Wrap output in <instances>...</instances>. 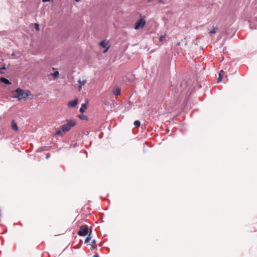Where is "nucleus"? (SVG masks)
Returning <instances> with one entry per match:
<instances>
[{"label":"nucleus","mask_w":257,"mask_h":257,"mask_svg":"<svg viewBox=\"0 0 257 257\" xmlns=\"http://www.w3.org/2000/svg\"><path fill=\"white\" fill-rule=\"evenodd\" d=\"M15 92L16 95L13 97L18 98L19 100L21 99L26 100L30 95H31V92L29 90L25 91L23 89L19 87L16 88Z\"/></svg>","instance_id":"1"},{"label":"nucleus","mask_w":257,"mask_h":257,"mask_svg":"<svg viewBox=\"0 0 257 257\" xmlns=\"http://www.w3.org/2000/svg\"><path fill=\"white\" fill-rule=\"evenodd\" d=\"M76 125V121L75 120L69 119L66 120V123L60 126V128L63 133L69 131L71 127Z\"/></svg>","instance_id":"2"},{"label":"nucleus","mask_w":257,"mask_h":257,"mask_svg":"<svg viewBox=\"0 0 257 257\" xmlns=\"http://www.w3.org/2000/svg\"><path fill=\"white\" fill-rule=\"evenodd\" d=\"M146 24V21L145 20V17L140 15V18L136 22L134 25V29L138 30L143 29Z\"/></svg>","instance_id":"3"},{"label":"nucleus","mask_w":257,"mask_h":257,"mask_svg":"<svg viewBox=\"0 0 257 257\" xmlns=\"http://www.w3.org/2000/svg\"><path fill=\"white\" fill-rule=\"evenodd\" d=\"M187 87V83L186 82H181L180 85H176L172 88V92L174 93H182V92Z\"/></svg>","instance_id":"4"},{"label":"nucleus","mask_w":257,"mask_h":257,"mask_svg":"<svg viewBox=\"0 0 257 257\" xmlns=\"http://www.w3.org/2000/svg\"><path fill=\"white\" fill-rule=\"evenodd\" d=\"M89 227L87 225H82L80 226V229L77 232L78 235L80 236H84L89 233Z\"/></svg>","instance_id":"5"},{"label":"nucleus","mask_w":257,"mask_h":257,"mask_svg":"<svg viewBox=\"0 0 257 257\" xmlns=\"http://www.w3.org/2000/svg\"><path fill=\"white\" fill-rule=\"evenodd\" d=\"M99 45L100 47L105 49L103 53H106L110 47V45H109L108 42L106 39L100 41L99 43Z\"/></svg>","instance_id":"6"},{"label":"nucleus","mask_w":257,"mask_h":257,"mask_svg":"<svg viewBox=\"0 0 257 257\" xmlns=\"http://www.w3.org/2000/svg\"><path fill=\"white\" fill-rule=\"evenodd\" d=\"M78 103V99L77 98H75L72 100H71L69 101L68 104V106L69 107H75Z\"/></svg>","instance_id":"7"},{"label":"nucleus","mask_w":257,"mask_h":257,"mask_svg":"<svg viewBox=\"0 0 257 257\" xmlns=\"http://www.w3.org/2000/svg\"><path fill=\"white\" fill-rule=\"evenodd\" d=\"M250 28L251 29H257V18H254L250 24Z\"/></svg>","instance_id":"8"},{"label":"nucleus","mask_w":257,"mask_h":257,"mask_svg":"<svg viewBox=\"0 0 257 257\" xmlns=\"http://www.w3.org/2000/svg\"><path fill=\"white\" fill-rule=\"evenodd\" d=\"M0 82L8 85H11L12 84L11 82L8 79L4 77H2L0 78Z\"/></svg>","instance_id":"9"},{"label":"nucleus","mask_w":257,"mask_h":257,"mask_svg":"<svg viewBox=\"0 0 257 257\" xmlns=\"http://www.w3.org/2000/svg\"><path fill=\"white\" fill-rule=\"evenodd\" d=\"M121 89L119 87H115L112 89V93L115 95L118 96L120 94Z\"/></svg>","instance_id":"10"},{"label":"nucleus","mask_w":257,"mask_h":257,"mask_svg":"<svg viewBox=\"0 0 257 257\" xmlns=\"http://www.w3.org/2000/svg\"><path fill=\"white\" fill-rule=\"evenodd\" d=\"M11 127L15 131H18L19 130V127L17 123L15 122L14 120H12L11 122Z\"/></svg>","instance_id":"11"},{"label":"nucleus","mask_w":257,"mask_h":257,"mask_svg":"<svg viewBox=\"0 0 257 257\" xmlns=\"http://www.w3.org/2000/svg\"><path fill=\"white\" fill-rule=\"evenodd\" d=\"M87 104L86 103H82L81 104V107L80 108L79 111L81 113H83L85 112V110L87 109Z\"/></svg>","instance_id":"12"},{"label":"nucleus","mask_w":257,"mask_h":257,"mask_svg":"<svg viewBox=\"0 0 257 257\" xmlns=\"http://www.w3.org/2000/svg\"><path fill=\"white\" fill-rule=\"evenodd\" d=\"M91 230H90V232H89V233L88 234H87L85 240H84V243H88L91 239Z\"/></svg>","instance_id":"13"},{"label":"nucleus","mask_w":257,"mask_h":257,"mask_svg":"<svg viewBox=\"0 0 257 257\" xmlns=\"http://www.w3.org/2000/svg\"><path fill=\"white\" fill-rule=\"evenodd\" d=\"M78 83L79 84V90L80 91L82 88V86L84 85L86 83V80L81 81L80 79L78 80Z\"/></svg>","instance_id":"14"},{"label":"nucleus","mask_w":257,"mask_h":257,"mask_svg":"<svg viewBox=\"0 0 257 257\" xmlns=\"http://www.w3.org/2000/svg\"><path fill=\"white\" fill-rule=\"evenodd\" d=\"M78 117L81 120H88V117L86 115H84L83 114H79Z\"/></svg>","instance_id":"15"},{"label":"nucleus","mask_w":257,"mask_h":257,"mask_svg":"<svg viewBox=\"0 0 257 257\" xmlns=\"http://www.w3.org/2000/svg\"><path fill=\"white\" fill-rule=\"evenodd\" d=\"M223 72H223V71L222 70L220 71L219 73V75H218V77L217 78V82H221L222 78V73H223Z\"/></svg>","instance_id":"16"},{"label":"nucleus","mask_w":257,"mask_h":257,"mask_svg":"<svg viewBox=\"0 0 257 257\" xmlns=\"http://www.w3.org/2000/svg\"><path fill=\"white\" fill-rule=\"evenodd\" d=\"M51 75L53 76V78L55 79L59 77V72L58 71L56 70L54 71L53 73H52Z\"/></svg>","instance_id":"17"},{"label":"nucleus","mask_w":257,"mask_h":257,"mask_svg":"<svg viewBox=\"0 0 257 257\" xmlns=\"http://www.w3.org/2000/svg\"><path fill=\"white\" fill-rule=\"evenodd\" d=\"M134 124L136 127H139L141 125V122L139 120H135Z\"/></svg>","instance_id":"18"},{"label":"nucleus","mask_w":257,"mask_h":257,"mask_svg":"<svg viewBox=\"0 0 257 257\" xmlns=\"http://www.w3.org/2000/svg\"><path fill=\"white\" fill-rule=\"evenodd\" d=\"M217 27H213L212 28V29L209 32V33L210 34H215L217 32Z\"/></svg>","instance_id":"19"},{"label":"nucleus","mask_w":257,"mask_h":257,"mask_svg":"<svg viewBox=\"0 0 257 257\" xmlns=\"http://www.w3.org/2000/svg\"><path fill=\"white\" fill-rule=\"evenodd\" d=\"M6 67L5 65H4L2 67L0 68V74H4V72L2 71L3 70H6Z\"/></svg>","instance_id":"20"},{"label":"nucleus","mask_w":257,"mask_h":257,"mask_svg":"<svg viewBox=\"0 0 257 257\" xmlns=\"http://www.w3.org/2000/svg\"><path fill=\"white\" fill-rule=\"evenodd\" d=\"M35 29L36 31H39L40 30V27L39 24L38 23H35L34 24Z\"/></svg>","instance_id":"21"},{"label":"nucleus","mask_w":257,"mask_h":257,"mask_svg":"<svg viewBox=\"0 0 257 257\" xmlns=\"http://www.w3.org/2000/svg\"><path fill=\"white\" fill-rule=\"evenodd\" d=\"M62 132V130H58L56 131V132L55 133V135L56 136H59L61 133Z\"/></svg>","instance_id":"22"},{"label":"nucleus","mask_w":257,"mask_h":257,"mask_svg":"<svg viewBox=\"0 0 257 257\" xmlns=\"http://www.w3.org/2000/svg\"><path fill=\"white\" fill-rule=\"evenodd\" d=\"M78 146V145L77 143H74V144H72L70 146V148L72 147V148H75L76 147Z\"/></svg>","instance_id":"23"},{"label":"nucleus","mask_w":257,"mask_h":257,"mask_svg":"<svg viewBox=\"0 0 257 257\" xmlns=\"http://www.w3.org/2000/svg\"><path fill=\"white\" fill-rule=\"evenodd\" d=\"M165 36H161L160 38H159V40L160 42L162 41L164 39V38Z\"/></svg>","instance_id":"24"},{"label":"nucleus","mask_w":257,"mask_h":257,"mask_svg":"<svg viewBox=\"0 0 257 257\" xmlns=\"http://www.w3.org/2000/svg\"><path fill=\"white\" fill-rule=\"evenodd\" d=\"M95 243H96V240H95V239H93V240L91 241V242L90 244L93 245V244H95Z\"/></svg>","instance_id":"25"},{"label":"nucleus","mask_w":257,"mask_h":257,"mask_svg":"<svg viewBox=\"0 0 257 257\" xmlns=\"http://www.w3.org/2000/svg\"><path fill=\"white\" fill-rule=\"evenodd\" d=\"M90 249H91V250H93V249H95V247H94V246H93V245H92V244H90Z\"/></svg>","instance_id":"26"},{"label":"nucleus","mask_w":257,"mask_h":257,"mask_svg":"<svg viewBox=\"0 0 257 257\" xmlns=\"http://www.w3.org/2000/svg\"><path fill=\"white\" fill-rule=\"evenodd\" d=\"M51 1V0H42L43 3L50 2Z\"/></svg>","instance_id":"27"},{"label":"nucleus","mask_w":257,"mask_h":257,"mask_svg":"<svg viewBox=\"0 0 257 257\" xmlns=\"http://www.w3.org/2000/svg\"><path fill=\"white\" fill-rule=\"evenodd\" d=\"M92 257H99V255L97 253H95L94 255L92 256Z\"/></svg>","instance_id":"28"},{"label":"nucleus","mask_w":257,"mask_h":257,"mask_svg":"<svg viewBox=\"0 0 257 257\" xmlns=\"http://www.w3.org/2000/svg\"><path fill=\"white\" fill-rule=\"evenodd\" d=\"M50 154L47 155L46 156L45 158H46V159H48L50 157Z\"/></svg>","instance_id":"29"},{"label":"nucleus","mask_w":257,"mask_h":257,"mask_svg":"<svg viewBox=\"0 0 257 257\" xmlns=\"http://www.w3.org/2000/svg\"><path fill=\"white\" fill-rule=\"evenodd\" d=\"M77 2H79L80 0H75Z\"/></svg>","instance_id":"30"},{"label":"nucleus","mask_w":257,"mask_h":257,"mask_svg":"<svg viewBox=\"0 0 257 257\" xmlns=\"http://www.w3.org/2000/svg\"><path fill=\"white\" fill-rule=\"evenodd\" d=\"M159 1L160 2H161V3H162V0H159Z\"/></svg>","instance_id":"31"},{"label":"nucleus","mask_w":257,"mask_h":257,"mask_svg":"<svg viewBox=\"0 0 257 257\" xmlns=\"http://www.w3.org/2000/svg\"><path fill=\"white\" fill-rule=\"evenodd\" d=\"M52 69H53V70H55V68L52 67Z\"/></svg>","instance_id":"32"}]
</instances>
